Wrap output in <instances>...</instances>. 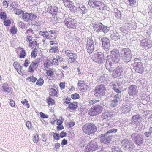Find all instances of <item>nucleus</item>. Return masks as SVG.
Wrapping results in <instances>:
<instances>
[{
  "label": "nucleus",
  "mask_w": 152,
  "mask_h": 152,
  "mask_svg": "<svg viewBox=\"0 0 152 152\" xmlns=\"http://www.w3.org/2000/svg\"><path fill=\"white\" fill-rule=\"evenodd\" d=\"M117 131V129H114L108 131L106 133L102 134L100 137V141L104 144H108L111 140L113 136L112 135H109L108 134L116 132Z\"/></svg>",
  "instance_id": "nucleus-1"
},
{
  "label": "nucleus",
  "mask_w": 152,
  "mask_h": 152,
  "mask_svg": "<svg viewBox=\"0 0 152 152\" xmlns=\"http://www.w3.org/2000/svg\"><path fill=\"white\" fill-rule=\"evenodd\" d=\"M82 129L85 134L91 135L97 131V127L95 124L92 123H87L83 126Z\"/></svg>",
  "instance_id": "nucleus-2"
},
{
  "label": "nucleus",
  "mask_w": 152,
  "mask_h": 152,
  "mask_svg": "<svg viewBox=\"0 0 152 152\" xmlns=\"http://www.w3.org/2000/svg\"><path fill=\"white\" fill-rule=\"evenodd\" d=\"M132 54L131 50L128 48L123 49L121 51V56L124 62L128 63L131 60Z\"/></svg>",
  "instance_id": "nucleus-3"
},
{
  "label": "nucleus",
  "mask_w": 152,
  "mask_h": 152,
  "mask_svg": "<svg viewBox=\"0 0 152 152\" xmlns=\"http://www.w3.org/2000/svg\"><path fill=\"white\" fill-rule=\"evenodd\" d=\"M103 109L100 105H94L92 106L88 111V114L92 116H96L101 113Z\"/></svg>",
  "instance_id": "nucleus-4"
},
{
  "label": "nucleus",
  "mask_w": 152,
  "mask_h": 152,
  "mask_svg": "<svg viewBox=\"0 0 152 152\" xmlns=\"http://www.w3.org/2000/svg\"><path fill=\"white\" fill-rule=\"evenodd\" d=\"M65 26L69 28H76L77 26V22L75 19L70 17L66 18L64 21Z\"/></svg>",
  "instance_id": "nucleus-5"
},
{
  "label": "nucleus",
  "mask_w": 152,
  "mask_h": 152,
  "mask_svg": "<svg viewBox=\"0 0 152 152\" xmlns=\"http://www.w3.org/2000/svg\"><path fill=\"white\" fill-rule=\"evenodd\" d=\"M106 92V89L105 86L101 84L97 86L94 91V95L97 97H101L105 95Z\"/></svg>",
  "instance_id": "nucleus-6"
},
{
  "label": "nucleus",
  "mask_w": 152,
  "mask_h": 152,
  "mask_svg": "<svg viewBox=\"0 0 152 152\" xmlns=\"http://www.w3.org/2000/svg\"><path fill=\"white\" fill-rule=\"evenodd\" d=\"M88 4L93 7H99V9L101 10H103L105 7L104 3L98 0H89Z\"/></svg>",
  "instance_id": "nucleus-7"
},
{
  "label": "nucleus",
  "mask_w": 152,
  "mask_h": 152,
  "mask_svg": "<svg viewBox=\"0 0 152 152\" xmlns=\"http://www.w3.org/2000/svg\"><path fill=\"white\" fill-rule=\"evenodd\" d=\"M131 138L135 143L138 145H141L143 142V139L141 134L134 133L131 135Z\"/></svg>",
  "instance_id": "nucleus-8"
},
{
  "label": "nucleus",
  "mask_w": 152,
  "mask_h": 152,
  "mask_svg": "<svg viewBox=\"0 0 152 152\" xmlns=\"http://www.w3.org/2000/svg\"><path fill=\"white\" fill-rule=\"evenodd\" d=\"M128 92L130 97L136 96L138 94V90L137 86L135 85H132L128 87Z\"/></svg>",
  "instance_id": "nucleus-9"
},
{
  "label": "nucleus",
  "mask_w": 152,
  "mask_h": 152,
  "mask_svg": "<svg viewBox=\"0 0 152 152\" xmlns=\"http://www.w3.org/2000/svg\"><path fill=\"white\" fill-rule=\"evenodd\" d=\"M140 45L142 48L148 50L152 48V42L149 39L144 38L140 41Z\"/></svg>",
  "instance_id": "nucleus-10"
},
{
  "label": "nucleus",
  "mask_w": 152,
  "mask_h": 152,
  "mask_svg": "<svg viewBox=\"0 0 152 152\" xmlns=\"http://www.w3.org/2000/svg\"><path fill=\"white\" fill-rule=\"evenodd\" d=\"M65 54L69 58L68 60V62L72 63L74 62L77 58V55L76 53H72L69 50H66Z\"/></svg>",
  "instance_id": "nucleus-11"
},
{
  "label": "nucleus",
  "mask_w": 152,
  "mask_h": 152,
  "mask_svg": "<svg viewBox=\"0 0 152 152\" xmlns=\"http://www.w3.org/2000/svg\"><path fill=\"white\" fill-rule=\"evenodd\" d=\"M122 146L126 150H132L134 148V145L132 142L127 139L123 140L121 142Z\"/></svg>",
  "instance_id": "nucleus-12"
},
{
  "label": "nucleus",
  "mask_w": 152,
  "mask_h": 152,
  "mask_svg": "<svg viewBox=\"0 0 152 152\" xmlns=\"http://www.w3.org/2000/svg\"><path fill=\"white\" fill-rule=\"evenodd\" d=\"M133 66L136 72L140 74H142L144 72V68L142 62H135L133 64Z\"/></svg>",
  "instance_id": "nucleus-13"
},
{
  "label": "nucleus",
  "mask_w": 152,
  "mask_h": 152,
  "mask_svg": "<svg viewBox=\"0 0 152 152\" xmlns=\"http://www.w3.org/2000/svg\"><path fill=\"white\" fill-rule=\"evenodd\" d=\"M98 148L97 143L94 141H91L86 147L85 151L90 152V151H96L98 149Z\"/></svg>",
  "instance_id": "nucleus-14"
},
{
  "label": "nucleus",
  "mask_w": 152,
  "mask_h": 152,
  "mask_svg": "<svg viewBox=\"0 0 152 152\" xmlns=\"http://www.w3.org/2000/svg\"><path fill=\"white\" fill-rule=\"evenodd\" d=\"M62 1L64 6L69 8L70 11L75 12L76 11V7L73 5V2L70 0H62Z\"/></svg>",
  "instance_id": "nucleus-15"
},
{
  "label": "nucleus",
  "mask_w": 152,
  "mask_h": 152,
  "mask_svg": "<svg viewBox=\"0 0 152 152\" xmlns=\"http://www.w3.org/2000/svg\"><path fill=\"white\" fill-rule=\"evenodd\" d=\"M78 88L80 91L85 92L87 91L88 86L86 83L82 80H78L77 83Z\"/></svg>",
  "instance_id": "nucleus-16"
},
{
  "label": "nucleus",
  "mask_w": 152,
  "mask_h": 152,
  "mask_svg": "<svg viewBox=\"0 0 152 152\" xmlns=\"http://www.w3.org/2000/svg\"><path fill=\"white\" fill-rule=\"evenodd\" d=\"M102 47L105 50H108L110 47V43L109 39L106 37L102 38Z\"/></svg>",
  "instance_id": "nucleus-17"
},
{
  "label": "nucleus",
  "mask_w": 152,
  "mask_h": 152,
  "mask_svg": "<svg viewBox=\"0 0 152 152\" xmlns=\"http://www.w3.org/2000/svg\"><path fill=\"white\" fill-rule=\"evenodd\" d=\"M123 71V68L121 66H118L113 71L112 76L114 78L119 77Z\"/></svg>",
  "instance_id": "nucleus-18"
},
{
  "label": "nucleus",
  "mask_w": 152,
  "mask_h": 152,
  "mask_svg": "<svg viewBox=\"0 0 152 152\" xmlns=\"http://www.w3.org/2000/svg\"><path fill=\"white\" fill-rule=\"evenodd\" d=\"M93 60L96 62L101 64L104 60V56L102 54L99 53L94 55L93 57Z\"/></svg>",
  "instance_id": "nucleus-19"
},
{
  "label": "nucleus",
  "mask_w": 152,
  "mask_h": 152,
  "mask_svg": "<svg viewBox=\"0 0 152 152\" xmlns=\"http://www.w3.org/2000/svg\"><path fill=\"white\" fill-rule=\"evenodd\" d=\"M86 49L88 52L89 53H91L93 52L94 49V45L92 40L90 39L88 40L86 43Z\"/></svg>",
  "instance_id": "nucleus-20"
},
{
  "label": "nucleus",
  "mask_w": 152,
  "mask_h": 152,
  "mask_svg": "<svg viewBox=\"0 0 152 152\" xmlns=\"http://www.w3.org/2000/svg\"><path fill=\"white\" fill-rule=\"evenodd\" d=\"M120 99V98L118 94H117L115 95L113 99L111 101V103L110 104V106L113 108L116 106L118 104V102Z\"/></svg>",
  "instance_id": "nucleus-21"
},
{
  "label": "nucleus",
  "mask_w": 152,
  "mask_h": 152,
  "mask_svg": "<svg viewBox=\"0 0 152 152\" xmlns=\"http://www.w3.org/2000/svg\"><path fill=\"white\" fill-rule=\"evenodd\" d=\"M76 7V10L79 11L81 14H85L87 12L86 7L82 3L78 4Z\"/></svg>",
  "instance_id": "nucleus-22"
},
{
  "label": "nucleus",
  "mask_w": 152,
  "mask_h": 152,
  "mask_svg": "<svg viewBox=\"0 0 152 152\" xmlns=\"http://www.w3.org/2000/svg\"><path fill=\"white\" fill-rule=\"evenodd\" d=\"M38 66V61L37 59L34 61L30 65L28 69V71L30 72H33L34 70L36 69Z\"/></svg>",
  "instance_id": "nucleus-23"
},
{
  "label": "nucleus",
  "mask_w": 152,
  "mask_h": 152,
  "mask_svg": "<svg viewBox=\"0 0 152 152\" xmlns=\"http://www.w3.org/2000/svg\"><path fill=\"white\" fill-rule=\"evenodd\" d=\"M111 56L115 59L119 61V58L120 56L119 51L116 49H113L111 51Z\"/></svg>",
  "instance_id": "nucleus-24"
},
{
  "label": "nucleus",
  "mask_w": 152,
  "mask_h": 152,
  "mask_svg": "<svg viewBox=\"0 0 152 152\" xmlns=\"http://www.w3.org/2000/svg\"><path fill=\"white\" fill-rule=\"evenodd\" d=\"M113 116L114 114L113 112L108 111L103 113L101 117L104 119H107L108 120L110 118L113 117Z\"/></svg>",
  "instance_id": "nucleus-25"
},
{
  "label": "nucleus",
  "mask_w": 152,
  "mask_h": 152,
  "mask_svg": "<svg viewBox=\"0 0 152 152\" xmlns=\"http://www.w3.org/2000/svg\"><path fill=\"white\" fill-rule=\"evenodd\" d=\"M57 11L58 8L55 6H49L47 9V11L52 15H56Z\"/></svg>",
  "instance_id": "nucleus-26"
},
{
  "label": "nucleus",
  "mask_w": 152,
  "mask_h": 152,
  "mask_svg": "<svg viewBox=\"0 0 152 152\" xmlns=\"http://www.w3.org/2000/svg\"><path fill=\"white\" fill-rule=\"evenodd\" d=\"M119 61L114 58L111 57V58L107 59V64L106 66V67L108 66L109 65L110 66H112V65L115 63H116L118 62Z\"/></svg>",
  "instance_id": "nucleus-27"
},
{
  "label": "nucleus",
  "mask_w": 152,
  "mask_h": 152,
  "mask_svg": "<svg viewBox=\"0 0 152 152\" xmlns=\"http://www.w3.org/2000/svg\"><path fill=\"white\" fill-rule=\"evenodd\" d=\"M48 92L50 96L56 97L58 96V94L59 91L58 89H55L53 88H51L49 89Z\"/></svg>",
  "instance_id": "nucleus-28"
},
{
  "label": "nucleus",
  "mask_w": 152,
  "mask_h": 152,
  "mask_svg": "<svg viewBox=\"0 0 152 152\" xmlns=\"http://www.w3.org/2000/svg\"><path fill=\"white\" fill-rule=\"evenodd\" d=\"M110 37L112 40L116 41L120 38L119 34L116 31H111Z\"/></svg>",
  "instance_id": "nucleus-29"
},
{
  "label": "nucleus",
  "mask_w": 152,
  "mask_h": 152,
  "mask_svg": "<svg viewBox=\"0 0 152 152\" xmlns=\"http://www.w3.org/2000/svg\"><path fill=\"white\" fill-rule=\"evenodd\" d=\"M22 18L24 21L28 22L31 20V16L30 14L24 12H22Z\"/></svg>",
  "instance_id": "nucleus-30"
},
{
  "label": "nucleus",
  "mask_w": 152,
  "mask_h": 152,
  "mask_svg": "<svg viewBox=\"0 0 152 152\" xmlns=\"http://www.w3.org/2000/svg\"><path fill=\"white\" fill-rule=\"evenodd\" d=\"M102 26L103 24L101 23H99L94 24L93 27L95 31L99 32L101 31Z\"/></svg>",
  "instance_id": "nucleus-31"
},
{
  "label": "nucleus",
  "mask_w": 152,
  "mask_h": 152,
  "mask_svg": "<svg viewBox=\"0 0 152 152\" xmlns=\"http://www.w3.org/2000/svg\"><path fill=\"white\" fill-rule=\"evenodd\" d=\"M78 107V102L74 101L71 102L68 105V108L70 110H74Z\"/></svg>",
  "instance_id": "nucleus-32"
},
{
  "label": "nucleus",
  "mask_w": 152,
  "mask_h": 152,
  "mask_svg": "<svg viewBox=\"0 0 152 152\" xmlns=\"http://www.w3.org/2000/svg\"><path fill=\"white\" fill-rule=\"evenodd\" d=\"M13 66L15 69L17 70V72L19 73L20 72H21V70L23 66H20L18 62L15 61L14 63Z\"/></svg>",
  "instance_id": "nucleus-33"
},
{
  "label": "nucleus",
  "mask_w": 152,
  "mask_h": 152,
  "mask_svg": "<svg viewBox=\"0 0 152 152\" xmlns=\"http://www.w3.org/2000/svg\"><path fill=\"white\" fill-rule=\"evenodd\" d=\"M39 114L40 115V119L41 121L43 123H44L45 124H46V122L43 119H47L48 118V115L47 114H45L42 112H40L39 113Z\"/></svg>",
  "instance_id": "nucleus-34"
},
{
  "label": "nucleus",
  "mask_w": 152,
  "mask_h": 152,
  "mask_svg": "<svg viewBox=\"0 0 152 152\" xmlns=\"http://www.w3.org/2000/svg\"><path fill=\"white\" fill-rule=\"evenodd\" d=\"M27 39L29 42V45L31 46L33 45V46L34 47L37 45V42L36 41H32V37L31 36H27Z\"/></svg>",
  "instance_id": "nucleus-35"
},
{
  "label": "nucleus",
  "mask_w": 152,
  "mask_h": 152,
  "mask_svg": "<svg viewBox=\"0 0 152 152\" xmlns=\"http://www.w3.org/2000/svg\"><path fill=\"white\" fill-rule=\"evenodd\" d=\"M132 118L135 123H139V121H140L141 118L139 115H133Z\"/></svg>",
  "instance_id": "nucleus-36"
},
{
  "label": "nucleus",
  "mask_w": 152,
  "mask_h": 152,
  "mask_svg": "<svg viewBox=\"0 0 152 152\" xmlns=\"http://www.w3.org/2000/svg\"><path fill=\"white\" fill-rule=\"evenodd\" d=\"M131 106L130 104L126 105L124 106L123 108V111L124 112V113H127L131 111Z\"/></svg>",
  "instance_id": "nucleus-37"
},
{
  "label": "nucleus",
  "mask_w": 152,
  "mask_h": 152,
  "mask_svg": "<svg viewBox=\"0 0 152 152\" xmlns=\"http://www.w3.org/2000/svg\"><path fill=\"white\" fill-rule=\"evenodd\" d=\"M112 89L114 90L115 92L118 94L121 93V91L119 89V87L118 85L114 84L112 85Z\"/></svg>",
  "instance_id": "nucleus-38"
},
{
  "label": "nucleus",
  "mask_w": 152,
  "mask_h": 152,
  "mask_svg": "<svg viewBox=\"0 0 152 152\" xmlns=\"http://www.w3.org/2000/svg\"><path fill=\"white\" fill-rule=\"evenodd\" d=\"M46 102L48 105H53L55 104V100L51 97H49L46 99Z\"/></svg>",
  "instance_id": "nucleus-39"
},
{
  "label": "nucleus",
  "mask_w": 152,
  "mask_h": 152,
  "mask_svg": "<svg viewBox=\"0 0 152 152\" xmlns=\"http://www.w3.org/2000/svg\"><path fill=\"white\" fill-rule=\"evenodd\" d=\"M3 89L4 91L7 92H10L11 90V88L9 87L7 84H4L3 86Z\"/></svg>",
  "instance_id": "nucleus-40"
},
{
  "label": "nucleus",
  "mask_w": 152,
  "mask_h": 152,
  "mask_svg": "<svg viewBox=\"0 0 152 152\" xmlns=\"http://www.w3.org/2000/svg\"><path fill=\"white\" fill-rule=\"evenodd\" d=\"M50 52L51 53H58L59 52L58 48L57 46H53L49 50Z\"/></svg>",
  "instance_id": "nucleus-41"
},
{
  "label": "nucleus",
  "mask_w": 152,
  "mask_h": 152,
  "mask_svg": "<svg viewBox=\"0 0 152 152\" xmlns=\"http://www.w3.org/2000/svg\"><path fill=\"white\" fill-rule=\"evenodd\" d=\"M53 65V64L52 62L48 60H46L44 63V66L48 68L50 66H52Z\"/></svg>",
  "instance_id": "nucleus-42"
},
{
  "label": "nucleus",
  "mask_w": 152,
  "mask_h": 152,
  "mask_svg": "<svg viewBox=\"0 0 152 152\" xmlns=\"http://www.w3.org/2000/svg\"><path fill=\"white\" fill-rule=\"evenodd\" d=\"M38 50L37 49L35 48L32 51L31 56V57L34 58H35L36 56H37V53H38Z\"/></svg>",
  "instance_id": "nucleus-43"
},
{
  "label": "nucleus",
  "mask_w": 152,
  "mask_h": 152,
  "mask_svg": "<svg viewBox=\"0 0 152 152\" xmlns=\"http://www.w3.org/2000/svg\"><path fill=\"white\" fill-rule=\"evenodd\" d=\"M71 97L73 99L75 100L79 99L80 96L78 93H75L72 94Z\"/></svg>",
  "instance_id": "nucleus-44"
},
{
  "label": "nucleus",
  "mask_w": 152,
  "mask_h": 152,
  "mask_svg": "<svg viewBox=\"0 0 152 152\" xmlns=\"http://www.w3.org/2000/svg\"><path fill=\"white\" fill-rule=\"evenodd\" d=\"M99 101V100L96 99H93L89 100L88 103L91 105H92Z\"/></svg>",
  "instance_id": "nucleus-45"
},
{
  "label": "nucleus",
  "mask_w": 152,
  "mask_h": 152,
  "mask_svg": "<svg viewBox=\"0 0 152 152\" xmlns=\"http://www.w3.org/2000/svg\"><path fill=\"white\" fill-rule=\"evenodd\" d=\"M102 28V29L101 30V31H103L104 33H107L109 30V27L106 26H104L103 25Z\"/></svg>",
  "instance_id": "nucleus-46"
},
{
  "label": "nucleus",
  "mask_w": 152,
  "mask_h": 152,
  "mask_svg": "<svg viewBox=\"0 0 152 152\" xmlns=\"http://www.w3.org/2000/svg\"><path fill=\"white\" fill-rule=\"evenodd\" d=\"M120 30L122 31V32L124 33H126L128 31V29L127 27L126 26H124L121 27H120Z\"/></svg>",
  "instance_id": "nucleus-47"
},
{
  "label": "nucleus",
  "mask_w": 152,
  "mask_h": 152,
  "mask_svg": "<svg viewBox=\"0 0 152 152\" xmlns=\"http://www.w3.org/2000/svg\"><path fill=\"white\" fill-rule=\"evenodd\" d=\"M53 137L54 140H58L59 139L60 137L59 134L56 133H55L54 132H53Z\"/></svg>",
  "instance_id": "nucleus-48"
},
{
  "label": "nucleus",
  "mask_w": 152,
  "mask_h": 152,
  "mask_svg": "<svg viewBox=\"0 0 152 152\" xmlns=\"http://www.w3.org/2000/svg\"><path fill=\"white\" fill-rule=\"evenodd\" d=\"M14 10L15 13L17 15H20V14L22 15V12H24L23 11L20 9H15Z\"/></svg>",
  "instance_id": "nucleus-49"
},
{
  "label": "nucleus",
  "mask_w": 152,
  "mask_h": 152,
  "mask_svg": "<svg viewBox=\"0 0 152 152\" xmlns=\"http://www.w3.org/2000/svg\"><path fill=\"white\" fill-rule=\"evenodd\" d=\"M26 56V53L25 50H22L20 52V58H25Z\"/></svg>",
  "instance_id": "nucleus-50"
},
{
  "label": "nucleus",
  "mask_w": 152,
  "mask_h": 152,
  "mask_svg": "<svg viewBox=\"0 0 152 152\" xmlns=\"http://www.w3.org/2000/svg\"><path fill=\"white\" fill-rule=\"evenodd\" d=\"M66 83L65 82H60L59 84V86L61 90L64 89L65 88Z\"/></svg>",
  "instance_id": "nucleus-51"
},
{
  "label": "nucleus",
  "mask_w": 152,
  "mask_h": 152,
  "mask_svg": "<svg viewBox=\"0 0 152 152\" xmlns=\"http://www.w3.org/2000/svg\"><path fill=\"white\" fill-rule=\"evenodd\" d=\"M37 78L33 77V76L28 77L27 80L30 81H31L33 82H34L37 80Z\"/></svg>",
  "instance_id": "nucleus-52"
},
{
  "label": "nucleus",
  "mask_w": 152,
  "mask_h": 152,
  "mask_svg": "<svg viewBox=\"0 0 152 152\" xmlns=\"http://www.w3.org/2000/svg\"><path fill=\"white\" fill-rule=\"evenodd\" d=\"M115 13V16L118 18H120L121 17V13L120 11L117 10Z\"/></svg>",
  "instance_id": "nucleus-53"
},
{
  "label": "nucleus",
  "mask_w": 152,
  "mask_h": 152,
  "mask_svg": "<svg viewBox=\"0 0 152 152\" xmlns=\"http://www.w3.org/2000/svg\"><path fill=\"white\" fill-rule=\"evenodd\" d=\"M39 34L40 36H42L43 37L46 38L47 35L48 34V32L46 31H40Z\"/></svg>",
  "instance_id": "nucleus-54"
},
{
  "label": "nucleus",
  "mask_w": 152,
  "mask_h": 152,
  "mask_svg": "<svg viewBox=\"0 0 152 152\" xmlns=\"http://www.w3.org/2000/svg\"><path fill=\"white\" fill-rule=\"evenodd\" d=\"M47 134L45 133H42L41 135V139L44 142H45L47 140L46 136Z\"/></svg>",
  "instance_id": "nucleus-55"
},
{
  "label": "nucleus",
  "mask_w": 152,
  "mask_h": 152,
  "mask_svg": "<svg viewBox=\"0 0 152 152\" xmlns=\"http://www.w3.org/2000/svg\"><path fill=\"white\" fill-rule=\"evenodd\" d=\"M17 28L15 26H12L10 29V31L12 34H15L17 31Z\"/></svg>",
  "instance_id": "nucleus-56"
},
{
  "label": "nucleus",
  "mask_w": 152,
  "mask_h": 152,
  "mask_svg": "<svg viewBox=\"0 0 152 152\" xmlns=\"http://www.w3.org/2000/svg\"><path fill=\"white\" fill-rule=\"evenodd\" d=\"M18 26L22 28H24L25 27V25L23 22L22 21L19 22L18 23Z\"/></svg>",
  "instance_id": "nucleus-57"
},
{
  "label": "nucleus",
  "mask_w": 152,
  "mask_h": 152,
  "mask_svg": "<svg viewBox=\"0 0 152 152\" xmlns=\"http://www.w3.org/2000/svg\"><path fill=\"white\" fill-rule=\"evenodd\" d=\"M129 5L133 6L136 3V0H128Z\"/></svg>",
  "instance_id": "nucleus-58"
},
{
  "label": "nucleus",
  "mask_w": 152,
  "mask_h": 152,
  "mask_svg": "<svg viewBox=\"0 0 152 152\" xmlns=\"http://www.w3.org/2000/svg\"><path fill=\"white\" fill-rule=\"evenodd\" d=\"M4 24L7 26H8L11 24V21L8 20H5L4 22Z\"/></svg>",
  "instance_id": "nucleus-59"
},
{
  "label": "nucleus",
  "mask_w": 152,
  "mask_h": 152,
  "mask_svg": "<svg viewBox=\"0 0 152 152\" xmlns=\"http://www.w3.org/2000/svg\"><path fill=\"white\" fill-rule=\"evenodd\" d=\"M10 7H11V9H13V10H14L15 9H16V7H15V1H12L10 4Z\"/></svg>",
  "instance_id": "nucleus-60"
},
{
  "label": "nucleus",
  "mask_w": 152,
  "mask_h": 152,
  "mask_svg": "<svg viewBox=\"0 0 152 152\" xmlns=\"http://www.w3.org/2000/svg\"><path fill=\"white\" fill-rule=\"evenodd\" d=\"M6 14L4 12H2L0 14V18L1 19H6Z\"/></svg>",
  "instance_id": "nucleus-61"
},
{
  "label": "nucleus",
  "mask_w": 152,
  "mask_h": 152,
  "mask_svg": "<svg viewBox=\"0 0 152 152\" xmlns=\"http://www.w3.org/2000/svg\"><path fill=\"white\" fill-rule=\"evenodd\" d=\"M21 102L23 105H26L27 108H29V104H28V101L26 99H24V100L22 101Z\"/></svg>",
  "instance_id": "nucleus-62"
},
{
  "label": "nucleus",
  "mask_w": 152,
  "mask_h": 152,
  "mask_svg": "<svg viewBox=\"0 0 152 152\" xmlns=\"http://www.w3.org/2000/svg\"><path fill=\"white\" fill-rule=\"evenodd\" d=\"M54 36H55V35H54ZM54 37V36H53V35H51V34H49L48 33V34L47 35L46 38L50 39H53Z\"/></svg>",
  "instance_id": "nucleus-63"
},
{
  "label": "nucleus",
  "mask_w": 152,
  "mask_h": 152,
  "mask_svg": "<svg viewBox=\"0 0 152 152\" xmlns=\"http://www.w3.org/2000/svg\"><path fill=\"white\" fill-rule=\"evenodd\" d=\"M148 10V13L150 15H152V6L149 7Z\"/></svg>",
  "instance_id": "nucleus-64"
}]
</instances>
